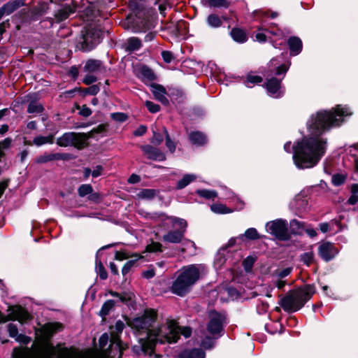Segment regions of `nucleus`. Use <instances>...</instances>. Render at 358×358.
Returning a JSON list of instances; mask_svg holds the SVG:
<instances>
[{
	"mask_svg": "<svg viewBox=\"0 0 358 358\" xmlns=\"http://www.w3.org/2000/svg\"><path fill=\"white\" fill-rule=\"evenodd\" d=\"M208 3L210 6L215 8H227L229 6V3L227 0H209Z\"/></svg>",
	"mask_w": 358,
	"mask_h": 358,
	"instance_id": "obj_52",
	"label": "nucleus"
},
{
	"mask_svg": "<svg viewBox=\"0 0 358 358\" xmlns=\"http://www.w3.org/2000/svg\"><path fill=\"white\" fill-rule=\"evenodd\" d=\"M205 268L203 264H190L183 266L172 283L171 292L180 296L187 294L199 280L200 275L205 271Z\"/></svg>",
	"mask_w": 358,
	"mask_h": 358,
	"instance_id": "obj_4",
	"label": "nucleus"
},
{
	"mask_svg": "<svg viewBox=\"0 0 358 358\" xmlns=\"http://www.w3.org/2000/svg\"><path fill=\"white\" fill-rule=\"evenodd\" d=\"M266 230L278 240L287 241L289 239L290 236L287 230V222L285 220L278 219L268 222L266 224Z\"/></svg>",
	"mask_w": 358,
	"mask_h": 358,
	"instance_id": "obj_8",
	"label": "nucleus"
},
{
	"mask_svg": "<svg viewBox=\"0 0 358 358\" xmlns=\"http://www.w3.org/2000/svg\"><path fill=\"white\" fill-rule=\"evenodd\" d=\"M141 47V41L136 37H131L127 40V50L129 51H134L138 50Z\"/></svg>",
	"mask_w": 358,
	"mask_h": 358,
	"instance_id": "obj_38",
	"label": "nucleus"
},
{
	"mask_svg": "<svg viewBox=\"0 0 358 358\" xmlns=\"http://www.w3.org/2000/svg\"><path fill=\"white\" fill-rule=\"evenodd\" d=\"M155 271L152 268L148 269L143 273V276L147 279L152 278L155 276Z\"/></svg>",
	"mask_w": 358,
	"mask_h": 358,
	"instance_id": "obj_64",
	"label": "nucleus"
},
{
	"mask_svg": "<svg viewBox=\"0 0 358 358\" xmlns=\"http://www.w3.org/2000/svg\"><path fill=\"white\" fill-rule=\"evenodd\" d=\"M241 236H245L246 238L250 240H257L259 238V235L255 228L248 229L244 234L241 235Z\"/></svg>",
	"mask_w": 358,
	"mask_h": 358,
	"instance_id": "obj_44",
	"label": "nucleus"
},
{
	"mask_svg": "<svg viewBox=\"0 0 358 358\" xmlns=\"http://www.w3.org/2000/svg\"><path fill=\"white\" fill-rule=\"evenodd\" d=\"M291 52L294 55L299 54L302 50V42L298 37H291L287 41Z\"/></svg>",
	"mask_w": 358,
	"mask_h": 358,
	"instance_id": "obj_22",
	"label": "nucleus"
},
{
	"mask_svg": "<svg viewBox=\"0 0 358 358\" xmlns=\"http://www.w3.org/2000/svg\"><path fill=\"white\" fill-rule=\"evenodd\" d=\"M29 319L30 315L28 312L22 308H17L13 313L12 320H17L21 324L26 322Z\"/></svg>",
	"mask_w": 358,
	"mask_h": 358,
	"instance_id": "obj_23",
	"label": "nucleus"
},
{
	"mask_svg": "<svg viewBox=\"0 0 358 358\" xmlns=\"http://www.w3.org/2000/svg\"><path fill=\"white\" fill-rule=\"evenodd\" d=\"M352 112L347 107L337 106L331 110H321L313 115L307 122L310 137H305L293 148V160L299 169L315 166L324 155L326 141L320 134L331 127L339 126L343 117L350 116Z\"/></svg>",
	"mask_w": 358,
	"mask_h": 358,
	"instance_id": "obj_1",
	"label": "nucleus"
},
{
	"mask_svg": "<svg viewBox=\"0 0 358 358\" xmlns=\"http://www.w3.org/2000/svg\"><path fill=\"white\" fill-rule=\"evenodd\" d=\"M134 256V253L129 254V253L122 252V251H117L115 252V259H117V260L122 261L124 259H127L130 257L133 258Z\"/></svg>",
	"mask_w": 358,
	"mask_h": 358,
	"instance_id": "obj_53",
	"label": "nucleus"
},
{
	"mask_svg": "<svg viewBox=\"0 0 358 358\" xmlns=\"http://www.w3.org/2000/svg\"><path fill=\"white\" fill-rule=\"evenodd\" d=\"M139 77L144 82H150L155 79L153 71L147 66H143L140 69Z\"/></svg>",
	"mask_w": 358,
	"mask_h": 358,
	"instance_id": "obj_27",
	"label": "nucleus"
},
{
	"mask_svg": "<svg viewBox=\"0 0 358 358\" xmlns=\"http://www.w3.org/2000/svg\"><path fill=\"white\" fill-rule=\"evenodd\" d=\"M43 110V107L37 103L31 102L29 104L27 112L29 113H40Z\"/></svg>",
	"mask_w": 358,
	"mask_h": 358,
	"instance_id": "obj_46",
	"label": "nucleus"
},
{
	"mask_svg": "<svg viewBox=\"0 0 358 358\" xmlns=\"http://www.w3.org/2000/svg\"><path fill=\"white\" fill-rule=\"evenodd\" d=\"M190 141L195 145H201L206 143V138L203 134L199 131H194L189 134Z\"/></svg>",
	"mask_w": 358,
	"mask_h": 358,
	"instance_id": "obj_30",
	"label": "nucleus"
},
{
	"mask_svg": "<svg viewBox=\"0 0 358 358\" xmlns=\"http://www.w3.org/2000/svg\"><path fill=\"white\" fill-rule=\"evenodd\" d=\"M8 331L10 337L15 338L17 341L25 342L27 337L18 334L17 326L14 323H9L7 326Z\"/></svg>",
	"mask_w": 358,
	"mask_h": 358,
	"instance_id": "obj_24",
	"label": "nucleus"
},
{
	"mask_svg": "<svg viewBox=\"0 0 358 358\" xmlns=\"http://www.w3.org/2000/svg\"><path fill=\"white\" fill-rule=\"evenodd\" d=\"M338 253V250L329 242L321 243L318 247V254L325 262H329Z\"/></svg>",
	"mask_w": 358,
	"mask_h": 358,
	"instance_id": "obj_12",
	"label": "nucleus"
},
{
	"mask_svg": "<svg viewBox=\"0 0 358 358\" xmlns=\"http://www.w3.org/2000/svg\"><path fill=\"white\" fill-rule=\"evenodd\" d=\"M231 36L234 41L238 43H244L247 41V36L245 33L238 28H234L231 31Z\"/></svg>",
	"mask_w": 358,
	"mask_h": 358,
	"instance_id": "obj_33",
	"label": "nucleus"
},
{
	"mask_svg": "<svg viewBox=\"0 0 358 358\" xmlns=\"http://www.w3.org/2000/svg\"><path fill=\"white\" fill-rule=\"evenodd\" d=\"M54 137L52 135H49L47 136H36L33 139V144L36 146H41L45 144H52L53 143Z\"/></svg>",
	"mask_w": 358,
	"mask_h": 358,
	"instance_id": "obj_34",
	"label": "nucleus"
},
{
	"mask_svg": "<svg viewBox=\"0 0 358 358\" xmlns=\"http://www.w3.org/2000/svg\"><path fill=\"white\" fill-rule=\"evenodd\" d=\"M205 268L203 264H190L183 266L172 283L171 292L180 296L187 294L199 280L200 275L205 271Z\"/></svg>",
	"mask_w": 358,
	"mask_h": 358,
	"instance_id": "obj_3",
	"label": "nucleus"
},
{
	"mask_svg": "<svg viewBox=\"0 0 358 358\" xmlns=\"http://www.w3.org/2000/svg\"><path fill=\"white\" fill-rule=\"evenodd\" d=\"M150 28L149 22L147 20L140 19L133 22L131 27H127V29H131L132 31L135 33L145 32Z\"/></svg>",
	"mask_w": 358,
	"mask_h": 358,
	"instance_id": "obj_19",
	"label": "nucleus"
},
{
	"mask_svg": "<svg viewBox=\"0 0 358 358\" xmlns=\"http://www.w3.org/2000/svg\"><path fill=\"white\" fill-rule=\"evenodd\" d=\"M96 270L102 280H105L108 277L107 272L106 271L101 262L96 257Z\"/></svg>",
	"mask_w": 358,
	"mask_h": 358,
	"instance_id": "obj_42",
	"label": "nucleus"
},
{
	"mask_svg": "<svg viewBox=\"0 0 358 358\" xmlns=\"http://www.w3.org/2000/svg\"><path fill=\"white\" fill-rule=\"evenodd\" d=\"M226 199H231L236 204V206L235 207V210H241L244 207V203L243 201L238 197L234 196L233 192H229V196H226Z\"/></svg>",
	"mask_w": 358,
	"mask_h": 358,
	"instance_id": "obj_43",
	"label": "nucleus"
},
{
	"mask_svg": "<svg viewBox=\"0 0 358 358\" xmlns=\"http://www.w3.org/2000/svg\"><path fill=\"white\" fill-rule=\"evenodd\" d=\"M152 132H153V136H152V138L151 139V143L156 145H160L163 140H164V137L163 136L159 134V133H157L155 129L154 128L152 127Z\"/></svg>",
	"mask_w": 358,
	"mask_h": 358,
	"instance_id": "obj_51",
	"label": "nucleus"
},
{
	"mask_svg": "<svg viewBox=\"0 0 358 358\" xmlns=\"http://www.w3.org/2000/svg\"><path fill=\"white\" fill-rule=\"evenodd\" d=\"M314 259L313 252H304L301 255V261L307 266H309Z\"/></svg>",
	"mask_w": 358,
	"mask_h": 358,
	"instance_id": "obj_48",
	"label": "nucleus"
},
{
	"mask_svg": "<svg viewBox=\"0 0 358 358\" xmlns=\"http://www.w3.org/2000/svg\"><path fill=\"white\" fill-rule=\"evenodd\" d=\"M145 104L148 110L152 113H157L160 110V106L158 104H156L150 101H146Z\"/></svg>",
	"mask_w": 358,
	"mask_h": 358,
	"instance_id": "obj_56",
	"label": "nucleus"
},
{
	"mask_svg": "<svg viewBox=\"0 0 358 358\" xmlns=\"http://www.w3.org/2000/svg\"><path fill=\"white\" fill-rule=\"evenodd\" d=\"M108 341H109L108 334L107 333L103 334L99 340V345L100 349L104 352V354L106 356L110 357V358H115L117 355H118V357H120L122 355V350L120 352L119 351H117L116 350L115 345H113V347H112V345H111L113 343V336L110 339V344L109 348H106V347L108 343Z\"/></svg>",
	"mask_w": 358,
	"mask_h": 358,
	"instance_id": "obj_11",
	"label": "nucleus"
},
{
	"mask_svg": "<svg viewBox=\"0 0 358 358\" xmlns=\"http://www.w3.org/2000/svg\"><path fill=\"white\" fill-rule=\"evenodd\" d=\"M124 328V324L121 320H118L115 322V326L113 327L111 335L113 337V343L111 345L112 347L115 345L116 350L120 352L121 351V345L120 340L119 338L118 334L122 333Z\"/></svg>",
	"mask_w": 358,
	"mask_h": 358,
	"instance_id": "obj_15",
	"label": "nucleus"
},
{
	"mask_svg": "<svg viewBox=\"0 0 358 358\" xmlns=\"http://www.w3.org/2000/svg\"><path fill=\"white\" fill-rule=\"evenodd\" d=\"M97 80L96 77L92 75L91 73H89L85 76V77L83 79V83L85 85H90L94 82H96Z\"/></svg>",
	"mask_w": 358,
	"mask_h": 358,
	"instance_id": "obj_62",
	"label": "nucleus"
},
{
	"mask_svg": "<svg viewBox=\"0 0 358 358\" xmlns=\"http://www.w3.org/2000/svg\"><path fill=\"white\" fill-rule=\"evenodd\" d=\"M141 149L143 151V155L149 159L154 161H164L166 159L165 155L163 152L150 145H142L141 146Z\"/></svg>",
	"mask_w": 358,
	"mask_h": 358,
	"instance_id": "obj_13",
	"label": "nucleus"
},
{
	"mask_svg": "<svg viewBox=\"0 0 358 358\" xmlns=\"http://www.w3.org/2000/svg\"><path fill=\"white\" fill-rule=\"evenodd\" d=\"M163 132L165 135L166 145L171 152H173L176 150V145L170 138L169 133L165 127H163Z\"/></svg>",
	"mask_w": 358,
	"mask_h": 358,
	"instance_id": "obj_47",
	"label": "nucleus"
},
{
	"mask_svg": "<svg viewBox=\"0 0 358 358\" xmlns=\"http://www.w3.org/2000/svg\"><path fill=\"white\" fill-rule=\"evenodd\" d=\"M134 259L127 262L122 267V273L123 275H125L127 273H128L135 263L137 262V260L143 258V256L138 253H134Z\"/></svg>",
	"mask_w": 358,
	"mask_h": 358,
	"instance_id": "obj_35",
	"label": "nucleus"
},
{
	"mask_svg": "<svg viewBox=\"0 0 358 358\" xmlns=\"http://www.w3.org/2000/svg\"><path fill=\"white\" fill-rule=\"evenodd\" d=\"M290 229L293 234H299L305 229V223L297 220H292L290 222Z\"/></svg>",
	"mask_w": 358,
	"mask_h": 358,
	"instance_id": "obj_39",
	"label": "nucleus"
},
{
	"mask_svg": "<svg viewBox=\"0 0 358 358\" xmlns=\"http://www.w3.org/2000/svg\"><path fill=\"white\" fill-rule=\"evenodd\" d=\"M104 69L101 61L93 59H88L83 68L84 71L89 73H97Z\"/></svg>",
	"mask_w": 358,
	"mask_h": 358,
	"instance_id": "obj_17",
	"label": "nucleus"
},
{
	"mask_svg": "<svg viewBox=\"0 0 358 358\" xmlns=\"http://www.w3.org/2000/svg\"><path fill=\"white\" fill-rule=\"evenodd\" d=\"M196 193L205 199H214L217 197V193L215 190L210 189H197Z\"/></svg>",
	"mask_w": 358,
	"mask_h": 358,
	"instance_id": "obj_41",
	"label": "nucleus"
},
{
	"mask_svg": "<svg viewBox=\"0 0 358 358\" xmlns=\"http://www.w3.org/2000/svg\"><path fill=\"white\" fill-rule=\"evenodd\" d=\"M69 159V155L66 153H48L38 156L36 159V162L38 164H45L56 160H66Z\"/></svg>",
	"mask_w": 358,
	"mask_h": 358,
	"instance_id": "obj_14",
	"label": "nucleus"
},
{
	"mask_svg": "<svg viewBox=\"0 0 358 358\" xmlns=\"http://www.w3.org/2000/svg\"><path fill=\"white\" fill-rule=\"evenodd\" d=\"M12 143L10 138H6L3 141H0V150L3 151L5 149H8Z\"/></svg>",
	"mask_w": 358,
	"mask_h": 358,
	"instance_id": "obj_61",
	"label": "nucleus"
},
{
	"mask_svg": "<svg viewBox=\"0 0 358 358\" xmlns=\"http://www.w3.org/2000/svg\"><path fill=\"white\" fill-rule=\"evenodd\" d=\"M100 88L97 85H93L83 90L85 94L96 95L99 92Z\"/></svg>",
	"mask_w": 358,
	"mask_h": 358,
	"instance_id": "obj_58",
	"label": "nucleus"
},
{
	"mask_svg": "<svg viewBox=\"0 0 358 358\" xmlns=\"http://www.w3.org/2000/svg\"><path fill=\"white\" fill-rule=\"evenodd\" d=\"M144 4L145 0H129V6L134 10L143 9Z\"/></svg>",
	"mask_w": 358,
	"mask_h": 358,
	"instance_id": "obj_50",
	"label": "nucleus"
},
{
	"mask_svg": "<svg viewBox=\"0 0 358 358\" xmlns=\"http://www.w3.org/2000/svg\"><path fill=\"white\" fill-rule=\"evenodd\" d=\"M173 225V227H178L176 230H171L167 234L163 236V240L165 242L171 243H178L182 240L184 234L186 231L187 226V222L182 218L176 217H170L168 218Z\"/></svg>",
	"mask_w": 358,
	"mask_h": 358,
	"instance_id": "obj_7",
	"label": "nucleus"
},
{
	"mask_svg": "<svg viewBox=\"0 0 358 358\" xmlns=\"http://www.w3.org/2000/svg\"><path fill=\"white\" fill-rule=\"evenodd\" d=\"M262 81V78L259 76L249 74L247 76L245 85L248 87H251L252 85L250 84L254 85L257 83H260Z\"/></svg>",
	"mask_w": 358,
	"mask_h": 358,
	"instance_id": "obj_45",
	"label": "nucleus"
},
{
	"mask_svg": "<svg viewBox=\"0 0 358 358\" xmlns=\"http://www.w3.org/2000/svg\"><path fill=\"white\" fill-rule=\"evenodd\" d=\"M157 193L158 191L157 189H143L137 194V196L141 199L150 200L154 199L157 196Z\"/></svg>",
	"mask_w": 358,
	"mask_h": 358,
	"instance_id": "obj_36",
	"label": "nucleus"
},
{
	"mask_svg": "<svg viewBox=\"0 0 358 358\" xmlns=\"http://www.w3.org/2000/svg\"><path fill=\"white\" fill-rule=\"evenodd\" d=\"M162 57L166 63H170L173 59V53L170 51H162Z\"/></svg>",
	"mask_w": 358,
	"mask_h": 358,
	"instance_id": "obj_60",
	"label": "nucleus"
},
{
	"mask_svg": "<svg viewBox=\"0 0 358 358\" xmlns=\"http://www.w3.org/2000/svg\"><path fill=\"white\" fill-rule=\"evenodd\" d=\"M89 136L85 133H75L73 139V143L71 146H74L78 149H82L87 145V140L89 139Z\"/></svg>",
	"mask_w": 358,
	"mask_h": 358,
	"instance_id": "obj_20",
	"label": "nucleus"
},
{
	"mask_svg": "<svg viewBox=\"0 0 358 358\" xmlns=\"http://www.w3.org/2000/svg\"><path fill=\"white\" fill-rule=\"evenodd\" d=\"M182 352L183 354H185V358H206L205 352L199 348L184 350Z\"/></svg>",
	"mask_w": 358,
	"mask_h": 358,
	"instance_id": "obj_32",
	"label": "nucleus"
},
{
	"mask_svg": "<svg viewBox=\"0 0 358 358\" xmlns=\"http://www.w3.org/2000/svg\"><path fill=\"white\" fill-rule=\"evenodd\" d=\"M147 131V127L144 125L140 126L134 131V135L136 136H141L143 135Z\"/></svg>",
	"mask_w": 358,
	"mask_h": 358,
	"instance_id": "obj_63",
	"label": "nucleus"
},
{
	"mask_svg": "<svg viewBox=\"0 0 358 358\" xmlns=\"http://www.w3.org/2000/svg\"><path fill=\"white\" fill-rule=\"evenodd\" d=\"M92 192V187L90 185H83L78 189L80 196H85Z\"/></svg>",
	"mask_w": 358,
	"mask_h": 358,
	"instance_id": "obj_54",
	"label": "nucleus"
},
{
	"mask_svg": "<svg viewBox=\"0 0 358 358\" xmlns=\"http://www.w3.org/2000/svg\"><path fill=\"white\" fill-rule=\"evenodd\" d=\"M206 22L212 28L220 27L223 24L222 17L215 13L210 14L208 16Z\"/></svg>",
	"mask_w": 358,
	"mask_h": 358,
	"instance_id": "obj_29",
	"label": "nucleus"
},
{
	"mask_svg": "<svg viewBox=\"0 0 358 358\" xmlns=\"http://www.w3.org/2000/svg\"><path fill=\"white\" fill-rule=\"evenodd\" d=\"M211 210L217 214H227L231 213L234 210L227 208L225 205L222 203H214L210 206Z\"/></svg>",
	"mask_w": 358,
	"mask_h": 358,
	"instance_id": "obj_37",
	"label": "nucleus"
},
{
	"mask_svg": "<svg viewBox=\"0 0 358 358\" xmlns=\"http://www.w3.org/2000/svg\"><path fill=\"white\" fill-rule=\"evenodd\" d=\"M162 251V244L157 242H152L146 246L144 252H156Z\"/></svg>",
	"mask_w": 358,
	"mask_h": 358,
	"instance_id": "obj_49",
	"label": "nucleus"
},
{
	"mask_svg": "<svg viewBox=\"0 0 358 358\" xmlns=\"http://www.w3.org/2000/svg\"><path fill=\"white\" fill-rule=\"evenodd\" d=\"M151 87L152 92L157 101H160L164 105L169 104V100L166 97V90L162 85L153 84L151 85Z\"/></svg>",
	"mask_w": 358,
	"mask_h": 358,
	"instance_id": "obj_16",
	"label": "nucleus"
},
{
	"mask_svg": "<svg viewBox=\"0 0 358 358\" xmlns=\"http://www.w3.org/2000/svg\"><path fill=\"white\" fill-rule=\"evenodd\" d=\"M292 271V267H287L282 270L276 271L275 275L278 278L282 279V278H284L287 277V275H289Z\"/></svg>",
	"mask_w": 358,
	"mask_h": 358,
	"instance_id": "obj_55",
	"label": "nucleus"
},
{
	"mask_svg": "<svg viewBox=\"0 0 358 358\" xmlns=\"http://www.w3.org/2000/svg\"><path fill=\"white\" fill-rule=\"evenodd\" d=\"M109 294L112 296L117 297V301L114 300H107L102 306L101 309L100 310V315L101 317H105L107 315L110 310L113 308L115 303L116 302H122V303H127V301L131 300L132 298V294L127 293V292H123L122 294L110 291Z\"/></svg>",
	"mask_w": 358,
	"mask_h": 358,
	"instance_id": "obj_9",
	"label": "nucleus"
},
{
	"mask_svg": "<svg viewBox=\"0 0 358 358\" xmlns=\"http://www.w3.org/2000/svg\"><path fill=\"white\" fill-rule=\"evenodd\" d=\"M106 127L104 124H99L96 128L87 133L89 138H93L96 134L102 133L106 131Z\"/></svg>",
	"mask_w": 358,
	"mask_h": 358,
	"instance_id": "obj_57",
	"label": "nucleus"
},
{
	"mask_svg": "<svg viewBox=\"0 0 358 358\" xmlns=\"http://www.w3.org/2000/svg\"><path fill=\"white\" fill-rule=\"evenodd\" d=\"M63 329V326L59 322L48 323L45 326V333L48 339H50L54 334Z\"/></svg>",
	"mask_w": 358,
	"mask_h": 358,
	"instance_id": "obj_25",
	"label": "nucleus"
},
{
	"mask_svg": "<svg viewBox=\"0 0 358 358\" xmlns=\"http://www.w3.org/2000/svg\"><path fill=\"white\" fill-rule=\"evenodd\" d=\"M111 117L115 121L122 122L127 120V115L123 113H114L111 114Z\"/></svg>",
	"mask_w": 358,
	"mask_h": 358,
	"instance_id": "obj_59",
	"label": "nucleus"
},
{
	"mask_svg": "<svg viewBox=\"0 0 358 358\" xmlns=\"http://www.w3.org/2000/svg\"><path fill=\"white\" fill-rule=\"evenodd\" d=\"M182 253H187L192 256L196 254V245L194 242L190 240H185L182 242V248L180 249Z\"/></svg>",
	"mask_w": 358,
	"mask_h": 358,
	"instance_id": "obj_31",
	"label": "nucleus"
},
{
	"mask_svg": "<svg viewBox=\"0 0 358 358\" xmlns=\"http://www.w3.org/2000/svg\"><path fill=\"white\" fill-rule=\"evenodd\" d=\"M74 12V10L71 7H64L60 10H58L56 12L55 17L57 22H62L66 20L70 16V15L73 14Z\"/></svg>",
	"mask_w": 358,
	"mask_h": 358,
	"instance_id": "obj_28",
	"label": "nucleus"
},
{
	"mask_svg": "<svg viewBox=\"0 0 358 358\" xmlns=\"http://www.w3.org/2000/svg\"><path fill=\"white\" fill-rule=\"evenodd\" d=\"M315 292V286L306 285L296 290L289 292L280 301V305L285 311L296 312L311 299Z\"/></svg>",
	"mask_w": 358,
	"mask_h": 358,
	"instance_id": "obj_6",
	"label": "nucleus"
},
{
	"mask_svg": "<svg viewBox=\"0 0 358 358\" xmlns=\"http://www.w3.org/2000/svg\"><path fill=\"white\" fill-rule=\"evenodd\" d=\"M156 320V311L148 310L142 316L128 322L129 325L140 335H145V337L139 339L140 346H134V350L137 353L138 350H141L147 358H162L161 355L155 352L157 343H174L177 342L180 334L185 338L192 334L190 328H180L173 320L166 319L165 324L155 326Z\"/></svg>",
	"mask_w": 358,
	"mask_h": 358,
	"instance_id": "obj_2",
	"label": "nucleus"
},
{
	"mask_svg": "<svg viewBox=\"0 0 358 358\" xmlns=\"http://www.w3.org/2000/svg\"><path fill=\"white\" fill-rule=\"evenodd\" d=\"M266 89L268 92L275 97L281 96L282 92L280 90V80L275 78H272L266 83Z\"/></svg>",
	"mask_w": 358,
	"mask_h": 358,
	"instance_id": "obj_18",
	"label": "nucleus"
},
{
	"mask_svg": "<svg viewBox=\"0 0 358 358\" xmlns=\"http://www.w3.org/2000/svg\"><path fill=\"white\" fill-rule=\"evenodd\" d=\"M24 5V1L21 0H14L12 1H8L6 4H4L1 9L5 13V15H8L13 13L15 10L20 8Z\"/></svg>",
	"mask_w": 358,
	"mask_h": 358,
	"instance_id": "obj_21",
	"label": "nucleus"
},
{
	"mask_svg": "<svg viewBox=\"0 0 358 358\" xmlns=\"http://www.w3.org/2000/svg\"><path fill=\"white\" fill-rule=\"evenodd\" d=\"M351 195L348 200L350 205H355L358 202V184H353L350 187Z\"/></svg>",
	"mask_w": 358,
	"mask_h": 358,
	"instance_id": "obj_40",
	"label": "nucleus"
},
{
	"mask_svg": "<svg viewBox=\"0 0 358 358\" xmlns=\"http://www.w3.org/2000/svg\"><path fill=\"white\" fill-rule=\"evenodd\" d=\"M227 323L224 314L210 311L207 324V333L203 331L200 336L201 345L205 349H211L215 345V340L223 335L224 325Z\"/></svg>",
	"mask_w": 358,
	"mask_h": 358,
	"instance_id": "obj_5",
	"label": "nucleus"
},
{
	"mask_svg": "<svg viewBox=\"0 0 358 358\" xmlns=\"http://www.w3.org/2000/svg\"><path fill=\"white\" fill-rule=\"evenodd\" d=\"M74 132H66L57 139V144L61 147L71 146Z\"/></svg>",
	"mask_w": 358,
	"mask_h": 358,
	"instance_id": "obj_26",
	"label": "nucleus"
},
{
	"mask_svg": "<svg viewBox=\"0 0 358 358\" xmlns=\"http://www.w3.org/2000/svg\"><path fill=\"white\" fill-rule=\"evenodd\" d=\"M82 39L81 50L85 52L90 51L100 43V32L94 29L87 30Z\"/></svg>",
	"mask_w": 358,
	"mask_h": 358,
	"instance_id": "obj_10",
	"label": "nucleus"
}]
</instances>
